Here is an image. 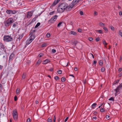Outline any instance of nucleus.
<instances>
[{
	"instance_id": "1",
	"label": "nucleus",
	"mask_w": 122,
	"mask_h": 122,
	"mask_svg": "<svg viewBox=\"0 0 122 122\" xmlns=\"http://www.w3.org/2000/svg\"><path fill=\"white\" fill-rule=\"evenodd\" d=\"M12 40V38L10 36H5L3 37V40L6 42L11 41Z\"/></svg>"
},
{
	"instance_id": "2",
	"label": "nucleus",
	"mask_w": 122,
	"mask_h": 122,
	"mask_svg": "<svg viewBox=\"0 0 122 122\" xmlns=\"http://www.w3.org/2000/svg\"><path fill=\"white\" fill-rule=\"evenodd\" d=\"M12 115L14 119L15 120H16L18 118V116L16 109H15L13 111Z\"/></svg>"
},
{
	"instance_id": "3",
	"label": "nucleus",
	"mask_w": 122,
	"mask_h": 122,
	"mask_svg": "<svg viewBox=\"0 0 122 122\" xmlns=\"http://www.w3.org/2000/svg\"><path fill=\"white\" fill-rule=\"evenodd\" d=\"M13 22V19H9L5 23V25L6 26H8Z\"/></svg>"
},
{
	"instance_id": "4",
	"label": "nucleus",
	"mask_w": 122,
	"mask_h": 122,
	"mask_svg": "<svg viewBox=\"0 0 122 122\" xmlns=\"http://www.w3.org/2000/svg\"><path fill=\"white\" fill-rule=\"evenodd\" d=\"M17 12V11L15 10H8L6 11V12L8 14H15Z\"/></svg>"
},
{
	"instance_id": "5",
	"label": "nucleus",
	"mask_w": 122,
	"mask_h": 122,
	"mask_svg": "<svg viewBox=\"0 0 122 122\" xmlns=\"http://www.w3.org/2000/svg\"><path fill=\"white\" fill-rule=\"evenodd\" d=\"M57 16V15H55L53 17L48 21V23H50L54 22L56 20Z\"/></svg>"
},
{
	"instance_id": "6",
	"label": "nucleus",
	"mask_w": 122,
	"mask_h": 122,
	"mask_svg": "<svg viewBox=\"0 0 122 122\" xmlns=\"http://www.w3.org/2000/svg\"><path fill=\"white\" fill-rule=\"evenodd\" d=\"M59 5L60 6V7L64 9H66V7L67 5V3H60Z\"/></svg>"
},
{
	"instance_id": "7",
	"label": "nucleus",
	"mask_w": 122,
	"mask_h": 122,
	"mask_svg": "<svg viewBox=\"0 0 122 122\" xmlns=\"http://www.w3.org/2000/svg\"><path fill=\"white\" fill-rule=\"evenodd\" d=\"M65 10V9H64L63 8L60 7V6L58 5L57 9V10L58 12L59 13H62Z\"/></svg>"
},
{
	"instance_id": "8",
	"label": "nucleus",
	"mask_w": 122,
	"mask_h": 122,
	"mask_svg": "<svg viewBox=\"0 0 122 122\" xmlns=\"http://www.w3.org/2000/svg\"><path fill=\"white\" fill-rule=\"evenodd\" d=\"M33 13V12L32 11L28 12L26 15L27 18H30L32 16Z\"/></svg>"
},
{
	"instance_id": "9",
	"label": "nucleus",
	"mask_w": 122,
	"mask_h": 122,
	"mask_svg": "<svg viewBox=\"0 0 122 122\" xmlns=\"http://www.w3.org/2000/svg\"><path fill=\"white\" fill-rule=\"evenodd\" d=\"M15 54L13 53H12L10 56L8 62L9 63L13 59V57L14 56Z\"/></svg>"
},
{
	"instance_id": "10",
	"label": "nucleus",
	"mask_w": 122,
	"mask_h": 122,
	"mask_svg": "<svg viewBox=\"0 0 122 122\" xmlns=\"http://www.w3.org/2000/svg\"><path fill=\"white\" fill-rule=\"evenodd\" d=\"M0 47L1 49H3L5 52H6L5 46L1 43L0 42Z\"/></svg>"
},
{
	"instance_id": "11",
	"label": "nucleus",
	"mask_w": 122,
	"mask_h": 122,
	"mask_svg": "<svg viewBox=\"0 0 122 122\" xmlns=\"http://www.w3.org/2000/svg\"><path fill=\"white\" fill-rule=\"evenodd\" d=\"M30 35V36L29 38L30 39H32V40L33 41L36 37L35 35L34 34L31 33Z\"/></svg>"
},
{
	"instance_id": "12",
	"label": "nucleus",
	"mask_w": 122,
	"mask_h": 122,
	"mask_svg": "<svg viewBox=\"0 0 122 122\" xmlns=\"http://www.w3.org/2000/svg\"><path fill=\"white\" fill-rule=\"evenodd\" d=\"M73 6L71 5H69L68 6L67 4V5L66 7V10L67 11H69L72 8Z\"/></svg>"
},
{
	"instance_id": "13",
	"label": "nucleus",
	"mask_w": 122,
	"mask_h": 122,
	"mask_svg": "<svg viewBox=\"0 0 122 122\" xmlns=\"http://www.w3.org/2000/svg\"><path fill=\"white\" fill-rule=\"evenodd\" d=\"M81 0H74L72 2V5H74L79 2Z\"/></svg>"
},
{
	"instance_id": "14",
	"label": "nucleus",
	"mask_w": 122,
	"mask_h": 122,
	"mask_svg": "<svg viewBox=\"0 0 122 122\" xmlns=\"http://www.w3.org/2000/svg\"><path fill=\"white\" fill-rule=\"evenodd\" d=\"M33 41L32 40V39H30L29 38L27 40L26 42V44L29 45Z\"/></svg>"
},
{
	"instance_id": "15",
	"label": "nucleus",
	"mask_w": 122,
	"mask_h": 122,
	"mask_svg": "<svg viewBox=\"0 0 122 122\" xmlns=\"http://www.w3.org/2000/svg\"><path fill=\"white\" fill-rule=\"evenodd\" d=\"M120 87V85H119L118 86L117 88L114 90L116 92V93H115V94L116 95L117 94V93L119 91V89Z\"/></svg>"
},
{
	"instance_id": "16",
	"label": "nucleus",
	"mask_w": 122,
	"mask_h": 122,
	"mask_svg": "<svg viewBox=\"0 0 122 122\" xmlns=\"http://www.w3.org/2000/svg\"><path fill=\"white\" fill-rule=\"evenodd\" d=\"M23 36V34L18 35V37H17V39H18L19 41L21 39Z\"/></svg>"
},
{
	"instance_id": "17",
	"label": "nucleus",
	"mask_w": 122,
	"mask_h": 122,
	"mask_svg": "<svg viewBox=\"0 0 122 122\" xmlns=\"http://www.w3.org/2000/svg\"><path fill=\"white\" fill-rule=\"evenodd\" d=\"M78 42L77 41L75 40L74 41V42H72V44L73 45L76 46V44H77L78 43Z\"/></svg>"
},
{
	"instance_id": "18",
	"label": "nucleus",
	"mask_w": 122,
	"mask_h": 122,
	"mask_svg": "<svg viewBox=\"0 0 122 122\" xmlns=\"http://www.w3.org/2000/svg\"><path fill=\"white\" fill-rule=\"evenodd\" d=\"M43 62H45V63H43V64H46L48 62H50V61L49 59H46V60H45L44 61H43Z\"/></svg>"
},
{
	"instance_id": "19",
	"label": "nucleus",
	"mask_w": 122,
	"mask_h": 122,
	"mask_svg": "<svg viewBox=\"0 0 122 122\" xmlns=\"http://www.w3.org/2000/svg\"><path fill=\"white\" fill-rule=\"evenodd\" d=\"M70 33L71 34H72L73 35H76V32H75L74 31H71Z\"/></svg>"
},
{
	"instance_id": "20",
	"label": "nucleus",
	"mask_w": 122,
	"mask_h": 122,
	"mask_svg": "<svg viewBox=\"0 0 122 122\" xmlns=\"http://www.w3.org/2000/svg\"><path fill=\"white\" fill-rule=\"evenodd\" d=\"M58 3V2L57 0H55L53 4V5H55Z\"/></svg>"
},
{
	"instance_id": "21",
	"label": "nucleus",
	"mask_w": 122,
	"mask_h": 122,
	"mask_svg": "<svg viewBox=\"0 0 122 122\" xmlns=\"http://www.w3.org/2000/svg\"><path fill=\"white\" fill-rule=\"evenodd\" d=\"M119 80H118L117 81H114L113 83V84L114 85L117 84L119 82Z\"/></svg>"
},
{
	"instance_id": "22",
	"label": "nucleus",
	"mask_w": 122,
	"mask_h": 122,
	"mask_svg": "<svg viewBox=\"0 0 122 122\" xmlns=\"http://www.w3.org/2000/svg\"><path fill=\"white\" fill-rule=\"evenodd\" d=\"M26 74L25 73H24L23 74V75L22 76V79H24L26 77Z\"/></svg>"
},
{
	"instance_id": "23",
	"label": "nucleus",
	"mask_w": 122,
	"mask_h": 122,
	"mask_svg": "<svg viewBox=\"0 0 122 122\" xmlns=\"http://www.w3.org/2000/svg\"><path fill=\"white\" fill-rule=\"evenodd\" d=\"M41 60H39L38 61H37V62H36V65H37V64L39 65L40 63H41Z\"/></svg>"
},
{
	"instance_id": "24",
	"label": "nucleus",
	"mask_w": 122,
	"mask_h": 122,
	"mask_svg": "<svg viewBox=\"0 0 122 122\" xmlns=\"http://www.w3.org/2000/svg\"><path fill=\"white\" fill-rule=\"evenodd\" d=\"M36 20V17L33 18L31 20L30 23H32V22H34Z\"/></svg>"
},
{
	"instance_id": "25",
	"label": "nucleus",
	"mask_w": 122,
	"mask_h": 122,
	"mask_svg": "<svg viewBox=\"0 0 122 122\" xmlns=\"http://www.w3.org/2000/svg\"><path fill=\"white\" fill-rule=\"evenodd\" d=\"M97 104L96 103H94L92 105V107L93 108H95L96 106L97 105Z\"/></svg>"
},
{
	"instance_id": "26",
	"label": "nucleus",
	"mask_w": 122,
	"mask_h": 122,
	"mask_svg": "<svg viewBox=\"0 0 122 122\" xmlns=\"http://www.w3.org/2000/svg\"><path fill=\"white\" fill-rule=\"evenodd\" d=\"M66 80V78L64 77H62L61 78V81L62 82H64Z\"/></svg>"
},
{
	"instance_id": "27",
	"label": "nucleus",
	"mask_w": 122,
	"mask_h": 122,
	"mask_svg": "<svg viewBox=\"0 0 122 122\" xmlns=\"http://www.w3.org/2000/svg\"><path fill=\"white\" fill-rule=\"evenodd\" d=\"M96 31L100 33H102L103 32L101 30H96Z\"/></svg>"
},
{
	"instance_id": "28",
	"label": "nucleus",
	"mask_w": 122,
	"mask_h": 122,
	"mask_svg": "<svg viewBox=\"0 0 122 122\" xmlns=\"http://www.w3.org/2000/svg\"><path fill=\"white\" fill-rule=\"evenodd\" d=\"M99 64L101 65L102 66L103 64V62L102 60H100L99 61Z\"/></svg>"
},
{
	"instance_id": "29",
	"label": "nucleus",
	"mask_w": 122,
	"mask_h": 122,
	"mask_svg": "<svg viewBox=\"0 0 122 122\" xmlns=\"http://www.w3.org/2000/svg\"><path fill=\"white\" fill-rule=\"evenodd\" d=\"M40 25V23L39 22H38L37 23L36 25L35 26V28H36L38 27Z\"/></svg>"
},
{
	"instance_id": "30",
	"label": "nucleus",
	"mask_w": 122,
	"mask_h": 122,
	"mask_svg": "<svg viewBox=\"0 0 122 122\" xmlns=\"http://www.w3.org/2000/svg\"><path fill=\"white\" fill-rule=\"evenodd\" d=\"M20 90L19 89L17 88L16 91V94H18L20 92Z\"/></svg>"
},
{
	"instance_id": "31",
	"label": "nucleus",
	"mask_w": 122,
	"mask_h": 122,
	"mask_svg": "<svg viewBox=\"0 0 122 122\" xmlns=\"http://www.w3.org/2000/svg\"><path fill=\"white\" fill-rule=\"evenodd\" d=\"M109 100L110 101H113L114 100V98L113 97H112L109 99Z\"/></svg>"
},
{
	"instance_id": "32",
	"label": "nucleus",
	"mask_w": 122,
	"mask_h": 122,
	"mask_svg": "<svg viewBox=\"0 0 122 122\" xmlns=\"http://www.w3.org/2000/svg\"><path fill=\"white\" fill-rule=\"evenodd\" d=\"M48 121L49 122H51L52 121L51 118V117H49L48 119Z\"/></svg>"
},
{
	"instance_id": "33",
	"label": "nucleus",
	"mask_w": 122,
	"mask_h": 122,
	"mask_svg": "<svg viewBox=\"0 0 122 122\" xmlns=\"http://www.w3.org/2000/svg\"><path fill=\"white\" fill-rule=\"evenodd\" d=\"M119 35L122 37V32H121V30H119Z\"/></svg>"
},
{
	"instance_id": "34",
	"label": "nucleus",
	"mask_w": 122,
	"mask_h": 122,
	"mask_svg": "<svg viewBox=\"0 0 122 122\" xmlns=\"http://www.w3.org/2000/svg\"><path fill=\"white\" fill-rule=\"evenodd\" d=\"M62 23V22H59L57 26L58 27H60V26L61 25V24Z\"/></svg>"
},
{
	"instance_id": "35",
	"label": "nucleus",
	"mask_w": 122,
	"mask_h": 122,
	"mask_svg": "<svg viewBox=\"0 0 122 122\" xmlns=\"http://www.w3.org/2000/svg\"><path fill=\"white\" fill-rule=\"evenodd\" d=\"M103 29H104V30H105L106 31V32H107L108 31V30L107 28L106 27H103Z\"/></svg>"
},
{
	"instance_id": "36",
	"label": "nucleus",
	"mask_w": 122,
	"mask_h": 122,
	"mask_svg": "<svg viewBox=\"0 0 122 122\" xmlns=\"http://www.w3.org/2000/svg\"><path fill=\"white\" fill-rule=\"evenodd\" d=\"M54 79L56 80H59V78L58 76H56L55 77Z\"/></svg>"
},
{
	"instance_id": "37",
	"label": "nucleus",
	"mask_w": 122,
	"mask_h": 122,
	"mask_svg": "<svg viewBox=\"0 0 122 122\" xmlns=\"http://www.w3.org/2000/svg\"><path fill=\"white\" fill-rule=\"evenodd\" d=\"M99 24H100V25L101 26H103L104 25H105V24L103 23H102V22L100 23Z\"/></svg>"
},
{
	"instance_id": "38",
	"label": "nucleus",
	"mask_w": 122,
	"mask_h": 122,
	"mask_svg": "<svg viewBox=\"0 0 122 122\" xmlns=\"http://www.w3.org/2000/svg\"><path fill=\"white\" fill-rule=\"evenodd\" d=\"M103 43L104 45H106L107 44V43H106V41H103Z\"/></svg>"
},
{
	"instance_id": "39",
	"label": "nucleus",
	"mask_w": 122,
	"mask_h": 122,
	"mask_svg": "<svg viewBox=\"0 0 122 122\" xmlns=\"http://www.w3.org/2000/svg\"><path fill=\"white\" fill-rule=\"evenodd\" d=\"M44 54L43 53H40L39 55V57H41Z\"/></svg>"
},
{
	"instance_id": "40",
	"label": "nucleus",
	"mask_w": 122,
	"mask_h": 122,
	"mask_svg": "<svg viewBox=\"0 0 122 122\" xmlns=\"http://www.w3.org/2000/svg\"><path fill=\"white\" fill-rule=\"evenodd\" d=\"M46 43H44L43 44L41 45V47H44L46 46Z\"/></svg>"
},
{
	"instance_id": "41",
	"label": "nucleus",
	"mask_w": 122,
	"mask_h": 122,
	"mask_svg": "<svg viewBox=\"0 0 122 122\" xmlns=\"http://www.w3.org/2000/svg\"><path fill=\"white\" fill-rule=\"evenodd\" d=\"M52 51L53 53H55L56 52V51L55 49H53L52 50Z\"/></svg>"
},
{
	"instance_id": "42",
	"label": "nucleus",
	"mask_w": 122,
	"mask_h": 122,
	"mask_svg": "<svg viewBox=\"0 0 122 122\" xmlns=\"http://www.w3.org/2000/svg\"><path fill=\"white\" fill-rule=\"evenodd\" d=\"M55 12V11H54L51 12L49 14L50 15H52Z\"/></svg>"
},
{
	"instance_id": "43",
	"label": "nucleus",
	"mask_w": 122,
	"mask_h": 122,
	"mask_svg": "<svg viewBox=\"0 0 122 122\" xmlns=\"http://www.w3.org/2000/svg\"><path fill=\"white\" fill-rule=\"evenodd\" d=\"M111 30L113 31L115 29V28L114 27L112 26L111 27Z\"/></svg>"
},
{
	"instance_id": "44",
	"label": "nucleus",
	"mask_w": 122,
	"mask_h": 122,
	"mask_svg": "<svg viewBox=\"0 0 122 122\" xmlns=\"http://www.w3.org/2000/svg\"><path fill=\"white\" fill-rule=\"evenodd\" d=\"M58 73L59 74H61L62 73V71L61 70H59L57 71Z\"/></svg>"
},
{
	"instance_id": "45",
	"label": "nucleus",
	"mask_w": 122,
	"mask_h": 122,
	"mask_svg": "<svg viewBox=\"0 0 122 122\" xmlns=\"http://www.w3.org/2000/svg\"><path fill=\"white\" fill-rule=\"evenodd\" d=\"M77 30L78 32H80L82 31V30L81 29L79 28Z\"/></svg>"
},
{
	"instance_id": "46",
	"label": "nucleus",
	"mask_w": 122,
	"mask_h": 122,
	"mask_svg": "<svg viewBox=\"0 0 122 122\" xmlns=\"http://www.w3.org/2000/svg\"><path fill=\"white\" fill-rule=\"evenodd\" d=\"M50 36V34L49 33H47L46 35V36L47 37H49Z\"/></svg>"
},
{
	"instance_id": "47",
	"label": "nucleus",
	"mask_w": 122,
	"mask_h": 122,
	"mask_svg": "<svg viewBox=\"0 0 122 122\" xmlns=\"http://www.w3.org/2000/svg\"><path fill=\"white\" fill-rule=\"evenodd\" d=\"M88 40L90 41H91L93 40V39L92 37H90L89 38Z\"/></svg>"
},
{
	"instance_id": "48",
	"label": "nucleus",
	"mask_w": 122,
	"mask_h": 122,
	"mask_svg": "<svg viewBox=\"0 0 122 122\" xmlns=\"http://www.w3.org/2000/svg\"><path fill=\"white\" fill-rule=\"evenodd\" d=\"M105 70V68L104 67H102L101 69V71L102 72H104Z\"/></svg>"
},
{
	"instance_id": "49",
	"label": "nucleus",
	"mask_w": 122,
	"mask_h": 122,
	"mask_svg": "<svg viewBox=\"0 0 122 122\" xmlns=\"http://www.w3.org/2000/svg\"><path fill=\"white\" fill-rule=\"evenodd\" d=\"M100 111L101 112H102L104 111V110L103 108H102L100 109Z\"/></svg>"
},
{
	"instance_id": "50",
	"label": "nucleus",
	"mask_w": 122,
	"mask_h": 122,
	"mask_svg": "<svg viewBox=\"0 0 122 122\" xmlns=\"http://www.w3.org/2000/svg\"><path fill=\"white\" fill-rule=\"evenodd\" d=\"M106 118L107 119H110V116L108 115H107L106 116Z\"/></svg>"
},
{
	"instance_id": "51",
	"label": "nucleus",
	"mask_w": 122,
	"mask_h": 122,
	"mask_svg": "<svg viewBox=\"0 0 122 122\" xmlns=\"http://www.w3.org/2000/svg\"><path fill=\"white\" fill-rule=\"evenodd\" d=\"M122 70V68H120L118 71V72H120Z\"/></svg>"
},
{
	"instance_id": "52",
	"label": "nucleus",
	"mask_w": 122,
	"mask_h": 122,
	"mask_svg": "<svg viewBox=\"0 0 122 122\" xmlns=\"http://www.w3.org/2000/svg\"><path fill=\"white\" fill-rule=\"evenodd\" d=\"M17 100V97L16 96H15L14 97V100L15 101H16Z\"/></svg>"
},
{
	"instance_id": "53",
	"label": "nucleus",
	"mask_w": 122,
	"mask_h": 122,
	"mask_svg": "<svg viewBox=\"0 0 122 122\" xmlns=\"http://www.w3.org/2000/svg\"><path fill=\"white\" fill-rule=\"evenodd\" d=\"M100 38L99 37H98L96 39V40L97 41H98L99 40Z\"/></svg>"
},
{
	"instance_id": "54",
	"label": "nucleus",
	"mask_w": 122,
	"mask_h": 122,
	"mask_svg": "<svg viewBox=\"0 0 122 122\" xmlns=\"http://www.w3.org/2000/svg\"><path fill=\"white\" fill-rule=\"evenodd\" d=\"M31 121V120L30 118H28V119H27V121L28 122H30Z\"/></svg>"
},
{
	"instance_id": "55",
	"label": "nucleus",
	"mask_w": 122,
	"mask_h": 122,
	"mask_svg": "<svg viewBox=\"0 0 122 122\" xmlns=\"http://www.w3.org/2000/svg\"><path fill=\"white\" fill-rule=\"evenodd\" d=\"M16 23H14L13 25V27H16Z\"/></svg>"
},
{
	"instance_id": "56",
	"label": "nucleus",
	"mask_w": 122,
	"mask_h": 122,
	"mask_svg": "<svg viewBox=\"0 0 122 122\" xmlns=\"http://www.w3.org/2000/svg\"><path fill=\"white\" fill-rule=\"evenodd\" d=\"M80 14L81 15H83V12L82 11H81L80 12Z\"/></svg>"
},
{
	"instance_id": "57",
	"label": "nucleus",
	"mask_w": 122,
	"mask_h": 122,
	"mask_svg": "<svg viewBox=\"0 0 122 122\" xmlns=\"http://www.w3.org/2000/svg\"><path fill=\"white\" fill-rule=\"evenodd\" d=\"M53 69L52 68H51L49 70L51 71H53Z\"/></svg>"
},
{
	"instance_id": "58",
	"label": "nucleus",
	"mask_w": 122,
	"mask_h": 122,
	"mask_svg": "<svg viewBox=\"0 0 122 122\" xmlns=\"http://www.w3.org/2000/svg\"><path fill=\"white\" fill-rule=\"evenodd\" d=\"M94 14L95 15H97V13L96 11H95L94 12Z\"/></svg>"
},
{
	"instance_id": "59",
	"label": "nucleus",
	"mask_w": 122,
	"mask_h": 122,
	"mask_svg": "<svg viewBox=\"0 0 122 122\" xmlns=\"http://www.w3.org/2000/svg\"><path fill=\"white\" fill-rule=\"evenodd\" d=\"M122 76V72H121L118 75V76L120 77L121 76Z\"/></svg>"
},
{
	"instance_id": "60",
	"label": "nucleus",
	"mask_w": 122,
	"mask_h": 122,
	"mask_svg": "<svg viewBox=\"0 0 122 122\" xmlns=\"http://www.w3.org/2000/svg\"><path fill=\"white\" fill-rule=\"evenodd\" d=\"M97 63V61H96L95 60L93 61V64H96Z\"/></svg>"
},
{
	"instance_id": "61",
	"label": "nucleus",
	"mask_w": 122,
	"mask_h": 122,
	"mask_svg": "<svg viewBox=\"0 0 122 122\" xmlns=\"http://www.w3.org/2000/svg\"><path fill=\"white\" fill-rule=\"evenodd\" d=\"M78 70V68L77 67H76L74 68V70L75 71H77Z\"/></svg>"
},
{
	"instance_id": "62",
	"label": "nucleus",
	"mask_w": 122,
	"mask_h": 122,
	"mask_svg": "<svg viewBox=\"0 0 122 122\" xmlns=\"http://www.w3.org/2000/svg\"><path fill=\"white\" fill-rule=\"evenodd\" d=\"M68 117H67L66 118V119H65V122H66L67 121V120L68 119Z\"/></svg>"
},
{
	"instance_id": "63",
	"label": "nucleus",
	"mask_w": 122,
	"mask_h": 122,
	"mask_svg": "<svg viewBox=\"0 0 122 122\" xmlns=\"http://www.w3.org/2000/svg\"><path fill=\"white\" fill-rule=\"evenodd\" d=\"M35 31H36V30H32V32L31 31V33L34 34V32Z\"/></svg>"
},
{
	"instance_id": "64",
	"label": "nucleus",
	"mask_w": 122,
	"mask_h": 122,
	"mask_svg": "<svg viewBox=\"0 0 122 122\" xmlns=\"http://www.w3.org/2000/svg\"><path fill=\"white\" fill-rule=\"evenodd\" d=\"M3 68V66L0 65V70L2 69Z\"/></svg>"
}]
</instances>
